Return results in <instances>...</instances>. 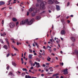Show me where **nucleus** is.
I'll return each mask as SVG.
<instances>
[{
    "mask_svg": "<svg viewBox=\"0 0 78 78\" xmlns=\"http://www.w3.org/2000/svg\"><path fill=\"white\" fill-rule=\"evenodd\" d=\"M68 69L67 68H66V69H64L63 70V72H64V75H67L68 73V71H67Z\"/></svg>",
    "mask_w": 78,
    "mask_h": 78,
    "instance_id": "nucleus-6",
    "label": "nucleus"
},
{
    "mask_svg": "<svg viewBox=\"0 0 78 78\" xmlns=\"http://www.w3.org/2000/svg\"><path fill=\"white\" fill-rule=\"evenodd\" d=\"M0 42H1V43H2V44H3L4 43V42H3V40H2L1 39H0Z\"/></svg>",
    "mask_w": 78,
    "mask_h": 78,
    "instance_id": "nucleus-29",
    "label": "nucleus"
},
{
    "mask_svg": "<svg viewBox=\"0 0 78 78\" xmlns=\"http://www.w3.org/2000/svg\"><path fill=\"white\" fill-rule=\"evenodd\" d=\"M22 64H23L24 63V61H22Z\"/></svg>",
    "mask_w": 78,
    "mask_h": 78,
    "instance_id": "nucleus-50",
    "label": "nucleus"
},
{
    "mask_svg": "<svg viewBox=\"0 0 78 78\" xmlns=\"http://www.w3.org/2000/svg\"><path fill=\"white\" fill-rule=\"evenodd\" d=\"M50 71L51 72H53V69H50Z\"/></svg>",
    "mask_w": 78,
    "mask_h": 78,
    "instance_id": "nucleus-48",
    "label": "nucleus"
},
{
    "mask_svg": "<svg viewBox=\"0 0 78 78\" xmlns=\"http://www.w3.org/2000/svg\"><path fill=\"white\" fill-rule=\"evenodd\" d=\"M5 40L6 41V43L8 44V46L9 48V42L8 41V39L7 38H6L5 39Z\"/></svg>",
    "mask_w": 78,
    "mask_h": 78,
    "instance_id": "nucleus-12",
    "label": "nucleus"
},
{
    "mask_svg": "<svg viewBox=\"0 0 78 78\" xmlns=\"http://www.w3.org/2000/svg\"><path fill=\"white\" fill-rule=\"evenodd\" d=\"M71 40L73 41H75V38H74L73 37H71Z\"/></svg>",
    "mask_w": 78,
    "mask_h": 78,
    "instance_id": "nucleus-17",
    "label": "nucleus"
},
{
    "mask_svg": "<svg viewBox=\"0 0 78 78\" xmlns=\"http://www.w3.org/2000/svg\"><path fill=\"white\" fill-rule=\"evenodd\" d=\"M62 53H63L62 51H60V53H61V54H62Z\"/></svg>",
    "mask_w": 78,
    "mask_h": 78,
    "instance_id": "nucleus-61",
    "label": "nucleus"
},
{
    "mask_svg": "<svg viewBox=\"0 0 78 78\" xmlns=\"http://www.w3.org/2000/svg\"><path fill=\"white\" fill-rule=\"evenodd\" d=\"M36 60H37V61H38L39 62H40L41 61V59H40V58H36Z\"/></svg>",
    "mask_w": 78,
    "mask_h": 78,
    "instance_id": "nucleus-23",
    "label": "nucleus"
},
{
    "mask_svg": "<svg viewBox=\"0 0 78 78\" xmlns=\"http://www.w3.org/2000/svg\"><path fill=\"white\" fill-rule=\"evenodd\" d=\"M34 55H37V54L36 53H34Z\"/></svg>",
    "mask_w": 78,
    "mask_h": 78,
    "instance_id": "nucleus-63",
    "label": "nucleus"
},
{
    "mask_svg": "<svg viewBox=\"0 0 78 78\" xmlns=\"http://www.w3.org/2000/svg\"><path fill=\"white\" fill-rule=\"evenodd\" d=\"M55 2V0H49L48 1V3L49 5H52Z\"/></svg>",
    "mask_w": 78,
    "mask_h": 78,
    "instance_id": "nucleus-5",
    "label": "nucleus"
},
{
    "mask_svg": "<svg viewBox=\"0 0 78 78\" xmlns=\"http://www.w3.org/2000/svg\"><path fill=\"white\" fill-rule=\"evenodd\" d=\"M77 54V57H78V51L77 50H76L75 51V52L73 53V54Z\"/></svg>",
    "mask_w": 78,
    "mask_h": 78,
    "instance_id": "nucleus-10",
    "label": "nucleus"
},
{
    "mask_svg": "<svg viewBox=\"0 0 78 78\" xmlns=\"http://www.w3.org/2000/svg\"><path fill=\"white\" fill-rule=\"evenodd\" d=\"M56 42L57 43V44H59V41H56Z\"/></svg>",
    "mask_w": 78,
    "mask_h": 78,
    "instance_id": "nucleus-49",
    "label": "nucleus"
},
{
    "mask_svg": "<svg viewBox=\"0 0 78 78\" xmlns=\"http://www.w3.org/2000/svg\"><path fill=\"white\" fill-rule=\"evenodd\" d=\"M66 33V32L64 30H62L61 31V34L62 35H64V34H65Z\"/></svg>",
    "mask_w": 78,
    "mask_h": 78,
    "instance_id": "nucleus-9",
    "label": "nucleus"
},
{
    "mask_svg": "<svg viewBox=\"0 0 78 78\" xmlns=\"http://www.w3.org/2000/svg\"><path fill=\"white\" fill-rule=\"evenodd\" d=\"M55 4H58V3H59V2H58L57 1H55Z\"/></svg>",
    "mask_w": 78,
    "mask_h": 78,
    "instance_id": "nucleus-30",
    "label": "nucleus"
},
{
    "mask_svg": "<svg viewBox=\"0 0 78 78\" xmlns=\"http://www.w3.org/2000/svg\"><path fill=\"white\" fill-rule=\"evenodd\" d=\"M61 65L62 66H63L64 65V63H63V62H62L61 63Z\"/></svg>",
    "mask_w": 78,
    "mask_h": 78,
    "instance_id": "nucleus-52",
    "label": "nucleus"
},
{
    "mask_svg": "<svg viewBox=\"0 0 78 78\" xmlns=\"http://www.w3.org/2000/svg\"><path fill=\"white\" fill-rule=\"evenodd\" d=\"M22 76H24L25 75V73H23L22 74Z\"/></svg>",
    "mask_w": 78,
    "mask_h": 78,
    "instance_id": "nucleus-42",
    "label": "nucleus"
},
{
    "mask_svg": "<svg viewBox=\"0 0 78 78\" xmlns=\"http://www.w3.org/2000/svg\"><path fill=\"white\" fill-rule=\"evenodd\" d=\"M21 60L22 61H23V58H21Z\"/></svg>",
    "mask_w": 78,
    "mask_h": 78,
    "instance_id": "nucleus-56",
    "label": "nucleus"
},
{
    "mask_svg": "<svg viewBox=\"0 0 78 78\" xmlns=\"http://www.w3.org/2000/svg\"><path fill=\"white\" fill-rule=\"evenodd\" d=\"M67 22H68V23H70V22L69 20H68V21H67Z\"/></svg>",
    "mask_w": 78,
    "mask_h": 78,
    "instance_id": "nucleus-64",
    "label": "nucleus"
},
{
    "mask_svg": "<svg viewBox=\"0 0 78 78\" xmlns=\"http://www.w3.org/2000/svg\"><path fill=\"white\" fill-rule=\"evenodd\" d=\"M38 57H39V58H41L42 57V56H41V55H39L38 56Z\"/></svg>",
    "mask_w": 78,
    "mask_h": 78,
    "instance_id": "nucleus-54",
    "label": "nucleus"
},
{
    "mask_svg": "<svg viewBox=\"0 0 78 78\" xmlns=\"http://www.w3.org/2000/svg\"><path fill=\"white\" fill-rule=\"evenodd\" d=\"M8 75H13V74L12 73V72H10L9 74H8Z\"/></svg>",
    "mask_w": 78,
    "mask_h": 78,
    "instance_id": "nucleus-24",
    "label": "nucleus"
},
{
    "mask_svg": "<svg viewBox=\"0 0 78 78\" xmlns=\"http://www.w3.org/2000/svg\"><path fill=\"white\" fill-rule=\"evenodd\" d=\"M12 65H13V66H16V64L15 63H14L12 62Z\"/></svg>",
    "mask_w": 78,
    "mask_h": 78,
    "instance_id": "nucleus-22",
    "label": "nucleus"
},
{
    "mask_svg": "<svg viewBox=\"0 0 78 78\" xmlns=\"http://www.w3.org/2000/svg\"><path fill=\"white\" fill-rule=\"evenodd\" d=\"M34 21V19L33 18L29 22L28 21L27 23L28 25H31Z\"/></svg>",
    "mask_w": 78,
    "mask_h": 78,
    "instance_id": "nucleus-3",
    "label": "nucleus"
},
{
    "mask_svg": "<svg viewBox=\"0 0 78 78\" xmlns=\"http://www.w3.org/2000/svg\"><path fill=\"white\" fill-rule=\"evenodd\" d=\"M35 9L33 8H30L29 10V12H31L32 11H34Z\"/></svg>",
    "mask_w": 78,
    "mask_h": 78,
    "instance_id": "nucleus-7",
    "label": "nucleus"
},
{
    "mask_svg": "<svg viewBox=\"0 0 78 78\" xmlns=\"http://www.w3.org/2000/svg\"><path fill=\"white\" fill-rule=\"evenodd\" d=\"M14 49L15 50H16V51H18V49H16V48H14Z\"/></svg>",
    "mask_w": 78,
    "mask_h": 78,
    "instance_id": "nucleus-31",
    "label": "nucleus"
},
{
    "mask_svg": "<svg viewBox=\"0 0 78 78\" xmlns=\"http://www.w3.org/2000/svg\"><path fill=\"white\" fill-rule=\"evenodd\" d=\"M4 48H5L6 50H7L8 49V47L6 45H4L3 46Z\"/></svg>",
    "mask_w": 78,
    "mask_h": 78,
    "instance_id": "nucleus-18",
    "label": "nucleus"
},
{
    "mask_svg": "<svg viewBox=\"0 0 78 78\" xmlns=\"http://www.w3.org/2000/svg\"><path fill=\"white\" fill-rule=\"evenodd\" d=\"M51 55H53V56H55V54H54V53H52L51 54Z\"/></svg>",
    "mask_w": 78,
    "mask_h": 78,
    "instance_id": "nucleus-58",
    "label": "nucleus"
},
{
    "mask_svg": "<svg viewBox=\"0 0 78 78\" xmlns=\"http://www.w3.org/2000/svg\"><path fill=\"white\" fill-rule=\"evenodd\" d=\"M51 59V58L49 57V56L48 57V58H47V60L48 61H50V60Z\"/></svg>",
    "mask_w": 78,
    "mask_h": 78,
    "instance_id": "nucleus-20",
    "label": "nucleus"
},
{
    "mask_svg": "<svg viewBox=\"0 0 78 78\" xmlns=\"http://www.w3.org/2000/svg\"><path fill=\"white\" fill-rule=\"evenodd\" d=\"M48 47H49V48H51V47H50L49 46H48Z\"/></svg>",
    "mask_w": 78,
    "mask_h": 78,
    "instance_id": "nucleus-55",
    "label": "nucleus"
},
{
    "mask_svg": "<svg viewBox=\"0 0 78 78\" xmlns=\"http://www.w3.org/2000/svg\"><path fill=\"white\" fill-rule=\"evenodd\" d=\"M5 4V2L3 1H0V5H3Z\"/></svg>",
    "mask_w": 78,
    "mask_h": 78,
    "instance_id": "nucleus-14",
    "label": "nucleus"
},
{
    "mask_svg": "<svg viewBox=\"0 0 78 78\" xmlns=\"http://www.w3.org/2000/svg\"><path fill=\"white\" fill-rule=\"evenodd\" d=\"M38 2H42L43 1V0H37Z\"/></svg>",
    "mask_w": 78,
    "mask_h": 78,
    "instance_id": "nucleus-28",
    "label": "nucleus"
},
{
    "mask_svg": "<svg viewBox=\"0 0 78 78\" xmlns=\"http://www.w3.org/2000/svg\"><path fill=\"white\" fill-rule=\"evenodd\" d=\"M9 55H10V54H8L7 55V57H8V56H9Z\"/></svg>",
    "mask_w": 78,
    "mask_h": 78,
    "instance_id": "nucleus-36",
    "label": "nucleus"
},
{
    "mask_svg": "<svg viewBox=\"0 0 78 78\" xmlns=\"http://www.w3.org/2000/svg\"><path fill=\"white\" fill-rule=\"evenodd\" d=\"M55 59H56V60H58V57H56Z\"/></svg>",
    "mask_w": 78,
    "mask_h": 78,
    "instance_id": "nucleus-53",
    "label": "nucleus"
},
{
    "mask_svg": "<svg viewBox=\"0 0 78 78\" xmlns=\"http://www.w3.org/2000/svg\"><path fill=\"white\" fill-rule=\"evenodd\" d=\"M1 36H5V35H6V33L5 32H4L3 34L1 33Z\"/></svg>",
    "mask_w": 78,
    "mask_h": 78,
    "instance_id": "nucleus-16",
    "label": "nucleus"
},
{
    "mask_svg": "<svg viewBox=\"0 0 78 78\" xmlns=\"http://www.w3.org/2000/svg\"><path fill=\"white\" fill-rule=\"evenodd\" d=\"M43 48H44V49H46V50L47 49L46 48H45V46H44Z\"/></svg>",
    "mask_w": 78,
    "mask_h": 78,
    "instance_id": "nucleus-45",
    "label": "nucleus"
},
{
    "mask_svg": "<svg viewBox=\"0 0 78 78\" xmlns=\"http://www.w3.org/2000/svg\"><path fill=\"white\" fill-rule=\"evenodd\" d=\"M12 20L14 22H16L17 20L16 18H13L12 19Z\"/></svg>",
    "mask_w": 78,
    "mask_h": 78,
    "instance_id": "nucleus-19",
    "label": "nucleus"
},
{
    "mask_svg": "<svg viewBox=\"0 0 78 78\" xmlns=\"http://www.w3.org/2000/svg\"><path fill=\"white\" fill-rule=\"evenodd\" d=\"M56 8L57 11H59L60 10V7L58 5H56Z\"/></svg>",
    "mask_w": 78,
    "mask_h": 78,
    "instance_id": "nucleus-11",
    "label": "nucleus"
},
{
    "mask_svg": "<svg viewBox=\"0 0 78 78\" xmlns=\"http://www.w3.org/2000/svg\"><path fill=\"white\" fill-rule=\"evenodd\" d=\"M33 47H34L35 46V45L34 44V43L33 44Z\"/></svg>",
    "mask_w": 78,
    "mask_h": 78,
    "instance_id": "nucleus-60",
    "label": "nucleus"
},
{
    "mask_svg": "<svg viewBox=\"0 0 78 78\" xmlns=\"http://www.w3.org/2000/svg\"><path fill=\"white\" fill-rule=\"evenodd\" d=\"M48 50L50 52H51V51H52V50H51L50 49H49Z\"/></svg>",
    "mask_w": 78,
    "mask_h": 78,
    "instance_id": "nucleus-41",
    "label": "nucleus"
},
{
    "mask_svg": "<svg viewBox=\"0 0 78 78\" xmlns=\"http://www.w3.org/2000/svg\"><path fill=\"white\" fill-rule=\"evenodd\" d=\"M28 22V20L26 19L25 20H22L20 22V25H25L26 23Z\"/></svg>",
    "mask_w": 78,
    "mask_h": 78,
    "instance_id": "nucleus-2",
    "label": "nucleus"
},
{
    "mask_svg": "<svg viewBox=\"0 0 78 78\" xmlns=\"http://www.w3.org/2000/svg\"><path fill=\"white\" fill-rule=\"evenodd\" d=\"M26 78H37L36 77H34V76H32V77L31 76L29 75H26L25 76Z\"/></svg>",
    "mask_w": 78,
    "mask_h": 78,
    "instance_id": "nucleus-8",
    "label": "nucleus"
},
{
    "mask_svg": "<svg viewBox=\"0 0 78 78\" xmlns=\"http://www.w3.org/2000/svg\"><path fill=\"white\" fill-rule=\"evenodd\" d=\"M31 16H32V17H34V16H35V13H32L31 14Z\"/></svg>",
    "mask_w": 78,
    "mask_h": 78,
    "instance_id": "nucleus-26",
    "label": "nucleus"
},
{
    "mask_svg": "<svg viewBox=\"0 0 78 78\" xmlns=\"http://www.w3.org/2000/svg\"><path fill=\"white\" fill-rule=\"evenodd\" d=\"M56 78H59V76H56Z\"/></svg>",
    "mask_w": 78,
    "mask_h": 78,
    "instance_id": "nucleus-62",
    "label": "nucleus"
},
{
    "mask_svg": "<svg viewBox=\"0 0 78 78\" xmlns=\"http://www.w3.org/2000/svg\"><path fill=\"white\" fill-rule=\"evenodd\" d=\"M2 23L3 25V24L4 23V20H2Z\"/></svg>",
    "mask_w": 78,
    "mask_h": 78,
    "instance_id": "nucleus-32",
    "label": "nucleus"
},
{
    "mask_svg": "<svg viewBox=\"0 0 78 78\" xmlns=\"http://www.w3.org/2000/svg\"><path fill=\"white\" fill-rule=\"evenodd\" d=\"M47 4V2H42L41 4V7L42 9H45V5Z\"/></svg>",
    "mask_w": 78,
    "mask_h": 78,
    "instance_id": "nucleus-1",
    "label": "nucleus"
},
{
    "mask_svg": "<svg viewBox=\"0 0 78 78\" xmlns=\"http://www.w3.org/2000/svg\"><path fill=\"white\" fill-rule=\"evenodd\" d=\"M50 41H51V42H52V43H53V40H52V39H50L49 40Z\"/></svg>",
    "mask_w": 78,
    "mask_h": 78,
    "instance_id": "nucleus-34",
    "label": "nucleus"
},
{
    "mask_svg": "<svg viewBox=\"0 0 78 78\" xmlns=\"http://www.w3.org/2000/svg\"><path fill=\"white\" fill-rule=\"evenodd\" d=\"M40 18H41V16H38L36 17L35 19H36V20H39V19H40Z\"/></svg>",
    "mask_w": 78,
    "mask_h": 78,
    "instance_id": "nucleus-15",
    "label": "nucleus"
},
{
    "mask_svg": "<svg viewBox=\"0 0 78 78\" xmlns=\"http://www.w3.org/2000/svg\"><path fill=\"white\" fill-rule=\"evenodd\" d=\"M45 66H46L44 64H43V66L44 67H45Z\"/></svg>",
    "mask_w": 78,
    "mask_h": 78,
    "instance_id": "nucleus-40",
    "label": "nucleus"
},
{
    "mask_svg": "<svg viewBox=\"0 0 78 78\" xmlns=\"http://www.w3.org/2000/svg\"><path fill=\"white\" fill-rule=\"evenodd\" d=\"M70 5V3L69 2H68L67 3V6H69Z\"/></svg>",
    "mask_w": 78,
    "mask_h": 78,
    "instance_id": "nucleus-37",
    "label": "nucleus"
},
{
    "mask_svg": "<svg viewBox=\"0 0 78 78\" xmlns=\"http://www.w3.org/2000/svg\"><path fill=\"white\" fill-rule=\"evenodd\" d=\"M64 20H63V19H62V20H61V22H62V23H63V22H64Z\"/></svg>",
    "mask_w": 78,
    "mask_h": 78,
    "instance_id": "nucleus-39",
    "label": "nucleus"
},
{
    "mask_svg": "<svg viewBox=\"0 0 78 78\" xmlns=\"http://www.w3.org/2000/svg\"><path fill=\"white\" fill-rule=\"evenodd\" d=\"M35 66V63H34L33 64V66Z\"/></svg>",
    "mask_w": 78,
    "mask_h": 78,
    "instance_id": "nucleus-59",
    "label": "nucleus"
},
{
    "mask_svg": "<svg viewBox=\"0 0 78 78\" xmlns=\"http://www.w3.org/2000/svg\"><path fill=\"white\" fill-rule=\"evenodd\" d=\"M36 7H42L41 4L39 5V4L38 3L36 5Z\"/></svg>",
    "mask_w": 78,
    "mask_h": 78,
    "instance_id": "nucleus-13",
    "label": "nucleus"
},
{
    "mask_svg": "<svg viewBox=\"0 0 78 78\" xmlns=\"http://www.w3.org/2000/svg\"><path fill=\"white\" fill-rule=\"evenodd\" d=\"M29 58L30 59H32V56L31 55L29 54Z\"/></svg>",
    "mask_w": 78,
    "mask_h": 78,
    "instance_id": "nucleus-25",
    "label": "nucleus"
},
{
    "mask_svg": "<svg viewBox=\"0 0 78 78\" xmlns=\"http://www.w3.org/2000/svg\"><path fill=\"white\" fill-rule=\"evenodd\" d=\"M53 68L52 67H50L49 68V69H51Z\"/></svg>",
    "mask_w": 78,
    "mask_h": 78,
    "instance_id": "nucleus-51",
    "label": "nucleus"
},
{
    "mask_svg": "<svg viewBox=\"0 0 78 78\" xmlns=\"http://www.w3.org/2000/svg\"><path fill=\"white\" fill-rule=\"evenodd\" d=\"M15 47H14V45H12V48H14Z\"/></svg>",
    "mask_w": 78,
    "mask_h": 78,
    "instance_id": "nucleus-57",
    "label": "nucleus"
},
{
    "mask_svg": "<svg viewBox=\"0 0 78 78\" xmlns=\"http://www.w3.org/2000/svg\"><path fill=\"white\" fill-rule=\"evenodd\" d=\"M29 51H30V53H32V51H33L32 50H31L30 49H29Z\"/></svg>",
    "mask_w": 78,
    "mask_h": 78,
    "instance_id": "nucleus-33",
    "label": "nucleus"
},
{
    "mask_svg": "<svg viewBox=\"0 0 78 78\" xmlns=\"http://www.w3.org/2000/svg\"><path fill=\"white\" fill-rule=\"evenodd\" d=\"M59 75V74H58V73H57V74H55V76H57V75Z\"/></svg>",
    "mask_w": 78,
    "mask_h": 78,
    "instance_id": "nucleus-44",
    "label": "nucleus"
},
{
    "mask_svg": "<svg viewBox=\"0 0 78 78\" xmlns=\"http://www.w3.org/2000/svg\"><path fill=\"white\" fill-rule=\"evenodd\" d=\"M22 70L23 71H27V69L26 68H23L22 69Z\"/></svg>",
    "mask_w": 78,
    "mask_h": 78,
    "instance_id": "nucleus-27",
    "label": "nucleus"
},
{
    "mask_svg": "<svg viewBox=\"0 0 78 78\" xmlns=\"http://www.w3.org/2000/svg\"><path fill=\"white\" fill-rule=\"evenodd\" d=\"M29 15V12H27V16H28Z\"/></svg>",
    "mask_w": 78,
    "mask_h": 78,
    "instance_id": "nucleus-43",
    "label": "nucleus"
},
{
    "mask_svg": "<svg viewBox=\"0 0 78 78\" xmlns=\"http://www.w3.org/2000/svg\"><path fill=\"white\" fill-rule=\"evenodd\" d=\"M16 24V25H18V24H19V22H17Z\"/></svg>",
    "mask_w": 78,
    "mask_h": 78,
    "instance_id": "nucleus-47",
    "label": "nucleus"
},
{
    "mask_svg": "<svg viewBox=\"0 0 78 78\" xmlns=\"http://www.w3.org/2000/svg\"><path fill=\"white\" fill-rule=\"evenodd\" d=\"M9 26L11 28H14V27L15 25L14 23L11 22L9 24Z\"/></svg>",
    "mask_w": 78,
    "mask_h": 78,
    "instance_id": "nucleus-4",
    "label": "nucleus"
},
{
    "mask_svg": "<svg viewBox=\"0 0 78 78\" xmlns=\"http://www.w3.org/2000/svg\"><path fill=\"white\" fill-rule=\"evenodd\" d=\"M35 62V64L36 65H37V66H39L40 65V64H39V63L37 62Z\"/></svg>",
    "mask_w": 78,
    "mask_h": 78,
    "instance_id": "nucleus-21",
    "label": "nucleus"
},
{
    "mask_svg": "<svg viewBox=\"0 0 78 78\" xmlns=\"http://www.w3.org/2000/svg\"><path fill=\"white\" fill-rule=\"evenodd\" d=\"M35 45H36V46L37 45V47L38 48V47H39V46L38 45H37V43H35Z\"/></svg>",
    "mask_w": 78,
    "mask_h": 78,
    "instance_id": "nucleus-35",
    "label": "nucleus"
},
{
    "mask_svg": "<svg viewBox=\"0 0 78 78\" xmlns=\"http://www.w3.org/2000/svg\"><path fill=\"white\" fill-rule=\"evenodd\" d=\"M30 69H31V70H33V67H32L30 68Z\"/></svg>",
    "mask_w": 78,
    "mask_h": 78,
    "instance_id": "nucleus-46",
    "label": "nucleus"
},
{
    "mask_svg": "<svg viewBox=\"0 0 78 78\" xmlns=\"http://www.w3.org/2000/svg\"><path fill=\"white\" fill-rule=\"evenodd\" d=\"M9 69V66H8L7 68H6V69H7V70H8V69Z\"/></svg>",
    "mask_w": 78,
    "mask_h": 78,
    "instance_id": "nucleus-38",
    "label": "nucleus"
}]
</instances>
